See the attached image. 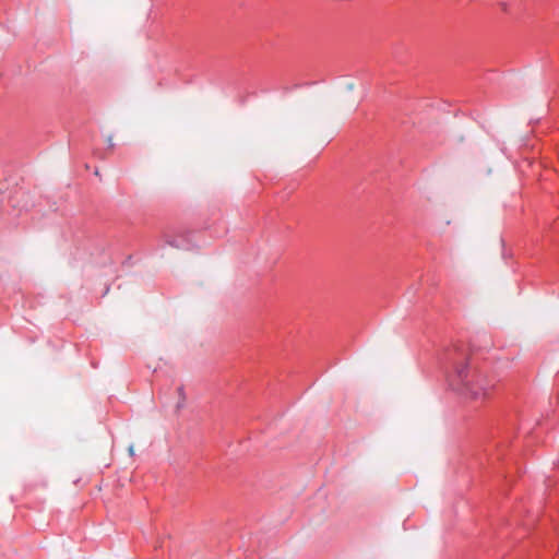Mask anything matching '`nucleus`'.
Here are the masks:
<instances>
[{
  "mask_svg": "<svg viewBox=\"0 0 559 559\" xmlns=\"http://www.w3.org/2000/svg\"><path fill=\"white\" fill-rule=\"evenodd\" d=\"M107 142H108V145H109L110 147H112V146H114L112 138H111V136H108Z\"/></svg>",
  "mask_w": 559,
  "mask_h": 559,
  "instance_id": "nucleus-5",
  "label": "nucleus"
},
{
  "mask_svg": "<svg viewBox=\"0 0 559 559\" xmlns=\"http://www.w3.org/2000/svg\"><path fill=\"white\" fill-rule=\"evenodd\" d=\"M493 388L495 382L475 368L464 367L457 371L456 390L466 400L484 402L491 395Z\"/></svg>",
  "mask_w": 559,
  "mask_h": 559,
  "instance_id": "nucleus-1",
  "label": "nucleus"
},
{
  "mask_svg": "<svg viewBox=\"0 0 559 559\" xmlns=\"http://www.w3.org/2000/svg\"><path fill=\"white\" fill-rule=\"evenodd\" d=\"M357 105H358V102L353 100V102H350L349 107L355 109L357 107Z\"/></svg>",
  "mask_w": 559,
  "mask_h": 559,
  "instance_id": "nucleus-3",
  "label": "nucleus"
},
{
  "mask_svg": "<svg viewBox=\"0 0 559 559\" xmlns=\"http://www.w3.org/2000/svg\"><path fill=\"white\" fill-rule=\"evenodd\" d=\"M177 392L179 394V401L177 403V408H181L186 403V394L182 386H179L177 389Z\"/></svg>",
  "mask_w": 559,
  "mask_h": 559,
  "instance_id": "nucleus-2",
  "label": "nucleus"
},
{
  "mask_svg": "<svg viewBox=\"0 0 559 559\" xmlns=\"http://www.w3.org/2000/svg\"><path fill=\"white\" fill-rule=\"evenodd\" d=\"M128 451H129V454H130V455H133V454H134V447H133V445H130V447H129V449H128Z\"/></svg>",
  "mask_w": 559,
  "mask_h": 559,
  "instance_id": "nucleus-4",
  "label": "nucleus"
},
{
  "mask_svg": "<svg viewBox=\"0 0 559 559\" xmlns=\"http://www.w3.org/2000/svg\"><path fill=\"white\" fill-rule=\"evenodd\" d=\"M347 88H348L349 91H352V90L354 88V84H353V83H349V84L347 85Z\"/></svg>",
  "mask_w": 559,
  "mask_h": 559,
  "instance_id": "nucleus-6",
  "label": "nucleus"
},
{
  "mask_svg": "<svg viewBox=\"0 0 559 559\" xmlns=\"http://www.w3.org/2000/svg\"><path fill=\"white\" fill-rule=\"evenodd\" d=\"M168 243H169L170 246H173V247H178V246L176 245V241H168Z\"/></svg>",
  "mask_w": 559,
  "mask_h": 559,
  "instance_id": "nucleus-7",
  "label": "nucleus"
}]
</instances>
